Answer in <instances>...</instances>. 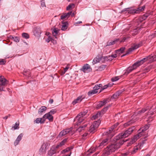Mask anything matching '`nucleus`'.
Instances as JSON below:
<instances>
[{
	"instance_id": "nucleus-1",
	"label": "nucleus",
	"mask_w": 156,
	"mask_h": 156,
	"mask_svg": "<svg viewBox=\"0 0 156 156\" xmlns=\"http://www.w3.org/2000/svg\"><path fill=\"white\" fill-rule=\"evenodd\" d=\"M125 141L123 140H121L119 141H117L115 144H112L108 146L105 150L103 154L105 156H107L109 155L112 152L115 151L120 147Z\"/></svg>"
},
{
	"instance_id": "nucleus-2",
	"label": "nucleus",
	"mask_w": 156,
	"mask_h": 156,
	"mask_svg": "<svg viewBox=\"0 0 156 156\" xmlns=\"http://www.w3.org/2000/svg\"><path fill=\"white\" fill-rule=\"evenodd\" d=\"M146 59H147L146 58H144L140 61H137L134 63L132 66H130L128 67L125 71L124 75H127L133 70L136 69L137 67L146 62Z\"/></svg>"
},
{
	"instance_id": "nucleus-3",
	"label": "nucleus",
	"mask_w": 156,
	"mask_h": 156,
	"mask_svg": "<svg viewBox=\"0 0 156 156\" xmlns=\"http://www.w3.org/2000/svg\"><path fill=\"white\" fill-rule=\"evenodd\" d=\"M135 129V128L134 126L129 128L124 133H121L117 136L115 138V139L118 140L120 139L125 138L128 137L129 135L132 133Z\"/></svg>"
},
{
	"instance_id": "nucleus-4",
	"label": "nucleus",
	"mask_w": 156,
	"mask_h": 156,
	"mask_svg": "<svg viewBox=\"0 0 156 156\" xmlns=\"http://www.w3.org/2000/svg\"><path fill=\"white\" fill-rule=\"evenodd\" d=\"M119 123L117 122L111 127L106 132H105L103 134V136L107 135L108 137L111 138L114 135V132L115 130L114 129L116 128V127L118 126Z\"/></svg>"
},
{
	"instance_id": "nucleus-5",
	"label": "nucleus",
	"mask_w": 156,
	"mask_h": 156,
	"mask_svg": "<svg viewBox=\"0 0 156 156\" xmlns=\"http://www.w3.org/2000/svg\"><path fill=\"white\" fill-rule=\"evenodd\" d=\"M87 113L86 111L80 113L76 117L75 119V121H77L76 124L78 125L80 123L83 122V117Z\"/></svg>"
},
{
	"instance_id": "nucleus-6",
	"label": "nucleus",
	"mask_w": 156,
	"mask_h": 156,
	"mask_svg": "<svg viewBox=\"0 0 156 156\" xmlns=\"http://www.w3.org/2000/svg\"><path fill=\"white\" fill-rule=\"evenodd\" d=\"M49 144L47 142H44L39 150V154H44L46 153L47 150L48 148Z\"/></svg>"
},
{
	"instance_id": "nucleus-7",
	"label": "nucleus",
	"mask_w": 156,
	"mask_h": 156,
	"mask_svg": "<svg viewBox=\"0 0 156 156\" xmlns=\"http://www.w3.org/2000/svg\"><path fill=\"white\" fill-rule=\"evenodd\" d=\"M143 136V134L140 132H138V133L134 136L131 139V140L128 143V146H129L131 144L135 143L138 139H139L140 137Z\"/></svg>"
},
{
	"instance_id": "nucleus-8",
	"label": "nucleus",
	"mask_w": 156,
	"mask_h": 156,
	"mask_svg": "<svg viewBox=\"0 0 156 156\" xmlns=\"http://www.w3.org/2000/svg\"><path fill=\"white\" fill-rule=\"evenodd\" d=\"M80 70L84 73H88L91 71L92 69L89 64H86L83 66Z\"/></svg>"
},
{
	"instance_id": "nucleus-9",
	"label": "nucleus",
	"mask_w": 156,
	"mask_h": 156,
	"mask_svg": "<svg viewBox=\"0 0 156 156\" xmlns=\"http://www.w3.org/2000/svg\"><path fill=\"white\" fill-rule=\"evenodd\" d=\"M72 128H70L63 130L60 133L58 136H59V137H62L66 135L68 133H72Z\"/></svg>"
},
{
	"instance_id": "nucleus-10",
	"label": "nucleus",
	"mask_w": 156,
	"mask_h": 156,
	"mask_svg": "<svg viewBox=\"0 0 156 156\" xmlns=\"http://www.w3.org/2000/svg\"><path fill=\"white\" fill-rule=\"evenodd\" d=\"M142 42H140L138 44H134L131 48H129V51L131 52L134 50L136 49L142 45Z\"/></svg>"
},
{
	"instance_id": "nucleus-11",
	"label": "nucleus",
	"mask_w": 156,
	"mask_h": 156,
	"mask_svg": "<svg viewBox=\"0 0 156 156\" xmlns=\"http://www.w3.org/2000/svg\"><path fill=\"white\" fill-rule=\"evenodd\" d=\"M144 58H146V62L148 61L149 62H152L156 60V52L154 55H151L149 56L146 57Z\"/></svg>"
},
{
	"instance_id": "nucleus-12",
	"label": "nucleus",
	"mask_w": 156,
	"mask_h": 156,
	"mask_svg": "<svg viewBox=\"0 0 156 156\" xmlns=\"http://www.w3.org/2000/svg\"><path fill=\"white\" fill-rule=\"evenodd\" d=\"M43 118H45V120L46 119H48L50 122H52L53 120V116L48 112L44 115Z\"/></svg>"
},
{
	"instance_id": "nucleus-13",
	"label": "nucleus",
	"mask_w": 156,
	"mask_h": 156,
	"mask_svg": "<svg viewBox=\"0 0 156 156\" xmlns=\"http://www.w3.org/2000/svg\"><path fill=\"white\" fill-rule=\"evenodd\" d=\"M34 35L36 36H39L41 33V30L39 28L35 27L33 30Z\"/></svg>"
},
{
	"instance_id": "nucleus-14",
	"label": "nucleus",
	"mask_w": 156,
	"mask_h": 156,
	"mask_svg": "<svg viewBox=\"0 0 156 156\" xmlns=\"http://www.w3.org/2000/svg\"><path fill=\"white\" fill-rule=\"evenodd\" d=\"M57 153V151L55 149L54 147H51L50 150L48 151V154L49 156H54Z\"/></svg>"
},
{
	"instance_id": "nucleus-15",
	"label": "nucleus",
	"mask_w": 156,
	"mask_h": 156,
	"mask_svg": "<svg viewBox=\"0 0 156 156\" xmlns=\"http://www.w3.org/2000/svg\"><path fill=\"white\" fill-rule=\"evenodd\" d=\"M23 136V133H21L17 137V138L14 143V144L15 146L19 144V142L21 140Z\"/></svg>"
},
{
	"instance_id": "nucleus-16",
	"label": "nucleus",
	"mask_w": 156,
	"mask_h": 156,
	"mask_svg": "<svg viewBox=\"0 0 156 156\" xmlns=\"http://www.w3.org/2000/svg\"><path fill=\"white\" fill-rule=\"evenodd\" d=\"M149 127V126L148 125H146L144 126V127H143L140 129L139 130L138 132H140L143 134V136H144V132L147 130Z\"/></svg>"
},
{
	"instance_id": "nucleus-17",
	"label": "nucleus",
	"mask_w": 156,
	"mask_h": 156,
	"mask_svg": "<svg viewBox=\"0 0 156 156\" xmlns=\"http://www.w3.org/2000/svg\"><path fill=\"white\" fill-rule=\"evenodd\" d=\"M107 100H104L99 102V103L97 105V108H101L107 103Z\"/></svg>"
},
{
	"instance_id": "nucleus-18",
	"label": "nucleus",
	"mask_w": 156,
	"mask_h": 156,
	"mask_svg": "<svg viewBox=\"0 0 156 156\" xmlns=\"http://www.w3.org/2000/svg\"><path fill=\"white\" fill-rule=\"evenodd\" d=\"M0 86H5L7 84V80L3 76H0Z\"/></svg>"
},
{
	"instance_id": "nucleus-19",
	"label": "nucleus",
	"mask_w": 156,
	"mask_h": 156,
	"mask_svg": "<svg viewBox=\"0 0 156 156\" xmlns=\"http://www.w3.org/2000/svg\"><path fill=\"white\" fill-rule=\"evenodd\" d=\"M149 109V107L147 106L146 108H143L142 109L138 111L137 113L136 112L135 114H136V115L138 114L141 115L145 112L146 111H147Z\"/></svg>"
},
{
	"instance_id": "nucleus-20",
	"label": "nucleus",
	"mask_w": 156,
	"mask_h": 156,
	"mask_svg": "<svg viewBox=\"0 0 156 156\" xmlns=\"http://www.w3.org/2000/svg\"><path fill=\"white\" fill-rule=\"evenodd\" d=\"M83 98H83L82 96H80L73 101L72 104L73 105H75L77 103L80 102Z\"/></svg>"
},
{
	"instance_id": "nucleus-21",
	"label": "nucleus",
	"mask_w": 156,
	"mask_h": 156,
	"mask_svg": "<svg viewBox=\"0 0 156 156\" xmlns=\"http://www.w3.org/2000/svg\"><path fill=\"white\" fill-rule=\"evenodd\" d=\"M122 90H119L116 92L115 93L113 94L111 97L112 99H115L118 98L119 95L122 94Z\"/></svg>"
},
{
	"instance_id": "nucleus-22",
	"label": "nucleus",
	"mask_w": 156,
	"mask_h": 156,
	"mask_svg": "<svg viewBox=\"0 0 156 156\" xmlns=\"http://www.w3.org/2000/svg\"><path fill=\"white\" fill-rule=\"evenodd\" d=\"M72 13V12H70L66 13H65L63 14L61 16V20H63L66 18H68L69 17Z\"/></svg>"
},
{
	"instance_id": "nucleus-23",
	"label": "nucleus",
	"mask_w": 156,
	"mask_h": 156,
	"mask_svg": "<svg viewBox=\"0 0 156 156\" xmlns=\"http://www.w3.org/2000/svg\"><path fill=\"white\" fill-rule=\"evenodd\" d=\"M108 138L103 140L99 146L100 148H102L104 146L107 145L108 142Z\"/></svg>"
},
{
	"instance_id": "nucleus-24",
	"label": "nucleus",
	"mask_w": 156,
	"mask_h": 156,
	"mask_svg": "<svg viewBox=\"0 0 156 156\" xmlns=\"http://www.w3.org/2000/svg\"><path fill=\"white\" fill-rule=\"evenodd\" d=\"M102 58H103V57H100L99 56H97L93 59V61L92 63L94 65V64L99 62Z\"/></svg>"
},
{
	"instance_id": "nucleus-25",
	"label": "nucleus",
	"mask_w": 156,
	"mask_h": 156,
	"mask_svg": "<svg viewBox=\"0 0 156 156\" xmlns=\"http://www.w3.org/2000/svg\"><path fill=\"white\" fill-rule=\"evenodd\" d=\"M149 111L148 112L147 115H152L156 112V107L153 110H152L151 107H149Z\"/></svg>"
},
{
	"instance_id": "nucleus-26",
	"label": "nucleus",
	"mask_w": 156,
	"mask_h": 156,
	"mask_svg": "<svg viewBox=\"0 0 156 156\" xmlns=\"http://www.w3.org/2000/svg\"><path fill=\"white\" fill-rule=\"evenodd\" d=\"M126 48L125 47H122L119 49L115 51V53L116 54H120L123 53L124 51L125 50Z\"/></svg>"
},
{
	"instance_id": "nucleus-27",
	"label": "nucleus",
	"mask_w": 156,
	"mask_h": 156,
	"mask_svg": "<svg viewBox=\"0 0 156 156\" xmlns=\"http://www.w3.org/2000/svg\"><path fill=\"white\" fill-rule=\"evenodd\" d=\"M119 40L118 39H116L114 40V41H112L111 42H108L107 43V44L105 47H107L108 46L112 45H113L116 43V42L118 41Z\"/></svg>"
},
{
	"instance_id": "nucleus-28",
	"label": "nucleus",
	"mask_w": 156,
	"mask_h": 156,
	"mask_svg": "<svg viewBox=\"0 0 156 156\" xmlns=\"http://www.w3.org/2000/svg\"><path fill=\"white\" fill-rule=\"evenodd\" d=\"M19 125L20 123L19 122H16L15 125L12 127V129L13 130L16 129H18L19 128Z\"/></svg>"
},
{
	"instance_id": "nucleus-29",
	"label": "nucleus",
	"mask_w": 156,
	"mask_h": 156,
	"mask_svg": "<svg viewBox=\"0 0 156 156\" xmlns=\"http://www.w3.org/2000/svg\"><path fill=\"white\" fill-rule=\"evenodd\" d=\"M47 109V107L44 106H42L38 110V112L39 114H41L43 112Z\"/></svg>"
},
{
	"instance_id": "nucleus-30",
	"label": "nucleus",
	"mask_w": 156,
	"mask_h": 156,
	"mask_svg": "<svg viewBox=\"0 0 156 156\" xmlns=\"http://www.w3.org/2000/svg\"><path fill=\"white\" fill-rule=\"evenodd\" d=\"M101 112H98L95 115L93 116L92 117V119L93 120L96 119L99 117H101Z\"/></svg>"
},
{
	"instance_id": "nucleus-31",
	"label": "nucleus",
	"mask_w": 156,
	"mask_h": 156,
	"mask_svg": "<svg viewBox=\"0 0 156 156\" xmlns=\"http://www.w3.org/2000/svg\"><path fill=\"white\" fill-rule=\"evenodd\" d=\"M62 24L61 29L62 30H65L67 29L68 23L67 22H65L62 23Z\"/></svg>"
},
{
	"instance_id": "nucleus-32",
	"label": "nucleus",
	"mask_w": 156,
	"mask_h": 156,
	"mask_svg": "<svg viewBox=\"0 0 156 156\" xmlns=\"http://www.w3.org/2000/svg\"><path fill=\"white\" fill-rule=\"evenodd\" d=\"M9 38L11 39H12L15 42H19L20 41V38L19 37L16 36L13 37L11 35L9 36Z\"/></svg>"
},
{
	"instance_id": "nucleus-33",
	"label": "nucleus",
	"mask_w": 156,
	"mask_h": 156,
	"mask_svg": "<svg viewBox=\"0 0 156 156\" xmlns=\"http://www.w3.org/2000/svg\"><path fill=\"white\" fill-rule=\"evenodd\" d=\"M100 121L98 120L97 121H94L92 125L94 126V127L97 129L100 125Z\"/></svg>"
},
{
	"instance_id": "nucleus-34",
	"label": "nucleus",
	"mask_w": 156,
	"mask_h": 156,
	"mask_svg": "<svg viewBox=\"0 0 156 156\" xmlns=\"http://www.w3.org/2000/svg\"><path fill=\"white\" fill-rule=\"evenodd\" d=\"M96 128L94 127V126L91 125L90 126L89 131L90 133H93L95 131Z\"/></svg>"
},
{
	"instance_id": "nucleus-35",
	"label": "nucleus",
	"mask_w": 156,
	"mask_h": 156,
	"mask_svg": "<svg viewBox=\"0 0 156 156\" xmlns=\"http://www.w3.org/2000/svg\"><path fill=\"white\" fill-rule=\"evenodd\" d=\"M98 91L95 90L93 89L91 90H90L88 93L87 94L89 96H91L97 93Z\"/></svg>"
},
{
	"instance_id": "nucleus-36",
	"label": "nucleus",
	"mask_w": 156,
	"mask_h": 156,
	"mask_svg": "<svg viewBox=\"0 0 156 156\" xmlns=\"http://www.w3.org/2000/svg\"><path fill=\"white\" fill-rule=\"evenodd\" d=\"M87 124H85L83 125H81L78 128L77 131L79 132H81L82 130H84L85 128L87 126Z\"/></svg>"
},
{
	"instance_id": "nucleus-37",
	"label": "nucleus",
	"mask_w": 156,
	"mask_h": 156,
	"mask_svg": "<svg viewBox=\"0 0 156 156\" xmlns=\"http://www.w3.org/2000/svg\"><path fill=\"white\" fill-rule=\"evenodd\" d=\"M106 66V65H101L98 67L97 70L99 71H102L105 68Z\"/></svg>"
},
{
	"instance_id": "nucleus-38",
	"label": "nucleus",
	"mask_w": 156,
	"mask_h": 156,
	"mask_svg": "<svg viewBox=\"0 0 156 156\" xmlns=\"http://www.w3.org/2000/svg\"><path fill=\"white\" fill-rule=\"evenodd\" d=\"M134 122V120H130V121L124 124V126L125 127H127L128 126L132 124Z\"/></svg>"
},
{
	"instance_id": "nucleus-39",
	"label": "nucleus",
	"mask_w": 156,
	"mask_h": 156,
	"mask_svg": "<svg viewBox=\"0 0 156 156\" xmlns=\"http://www.w3.org/2000/svg\"><path fill=\"white\" fill-rule=\"evenodd\" d=\"M102 87L101 84H97L93 88V89L95 91H98V90L100 89Z\"/></svg>"
},
{
	"instance_id": "nucleus-40",
	"label": "nucleus",
	"mask_w": 156,
	"mask_h": 156,
	"mask_svg": "<svg viewBox=\"0 0 156 156\" xmlns=\"http://www.w3.org/2000/svg\"><path fill=\"white\" fill-rule=\"evenodd\" d=\"M58 31L56 28H54L52 31V33L53 36L55 37L56 38H57L56 36L58 34Z\"/></svg>"
},
{
	"instance_id": "nucleus-41",
	"label": "nucleus",
	"mask_w": 156,
	"mask_h": 156,
	"mask_svg": "<svg viewBox=\"0 0 156 156\" xmlns=\"http://www.w3.org/2000/svg\"><path fill=\"white\" fill-rule=\"evenodd\" d=\"M75 6V5L73 4H70L66 7V10H69L70 9L73 8Z\"/></svg>"
},
{
	"instance_id": "nucleus-42",
	"label": "nucleus",
	"mask_w": 156,
	"mask_h": 156,
	"mask_svg": "<svg viewBox=\"0 0 156 156\" xmlns=\"http://www.w3.org/2000/svg\"><path fill=\"white\" fill-rule=\"evenodd\" d=\"M73 149V148H72V147H71V148L70 147H68V148H66V149L62 150L61 151V153H65L66 152H68V151H69L71 149Z\"/></svg>"
},
{
	"instance_id": "nucleus-43",
	"label": "nucleus",
	"mask_w": 156,
	"mask_h": 156,
	"mask_svg": "<svg viewBox=\"0 0 156 156\" xmlns=\"http://www.w3.org/2000/svg\"><path fill=\"white\" fill-rule=\"evenodd\" d=\"M22 35L23 37L26 39L29 38V34L27 33H22Z\"/></svg>"
},
{
	"instance_id": "nucleus-44",
	"label": "nucleus",
	"mask_w": 156,
	"mask_h": 156,
	"mask_svg": "<svg viewBox=\"0 0 156 156\" xmlns=\"http://www.w3.org/2000/svg\"><path fill=\"white\" fill-rule=\"evenodd\" d=\"M117 54H112L110 56H108V58H110L108 59L109 60H112V58H110L111 57H112V58H115L117 57ZM107 58L108 57H106Z\"/></svg>"
},
{
	"instance_id": "nucleus-45",
	"label": "nucleus",
	"mask_w": 156,
	"mask_h": 156,
	"mask_svg": "<svg viewBox=\"0 0 156 156\" xmlns=\"http://www.w3.org/2000/svg\"><path fill=\"white\" fill-rule=\"evenodd\" d=\"M95 151V149L93 148L92 149V150H89L88 151L89 153L87 154V155L88 156H90V154L93 153L94 151Z\"/></svg>"
},
{
	"instance_id": "nucleus-46",
	"label": "nucleus",
	"mask_w": 156,
	"mask_h": 156,
	"mask_svg": "<svg viewBox=\"0 0 156 156\" xmlns=\"http://www.w3.org/2000/svg\"><path fill=\"white\" fill-rule=\"evenodd\" d=\"M57 112V110L56 109H53L51 110L50 112H48L49 114H51V115H52L54 114H55Z\"/></svg>"
},
{
	"instance_id": "nucleus-47",
	"label": "nucleus",
	"mask_w": 156,
	"mask_h": 156,
	"mask_svg": "<svg viewBox=\"0 0 156 156\" xmlns=\"http://www.w3.org/2000/svg\"><path fill=\"white\" fill-rule=\"evenodd\" d=\"M67 140V139H64L60 143V144L61 145V146H62V145H64L65 143L66 142Z\"/></svg>"
},
{
	"instance_id": "nucleus-48",
	"label": "nucleus",
	"mask_w": 156,
	"mask_h": 156,
	"mask_svg": "<svg viewBox=\"0 0 156 156\" xmlns=\"http://www.w3.org/2000/svg\"><path fill=\"white\" fill-rule=\"evenodd\" d=\"M39 121H40V123L43 124L45 122V118H39Z\"/></svg>"
},
{
	"instance_id": "nucleus-49",
	"label": "nucleus",
	"mask_w": 156,
	"mask_h": 156,
	"mask_svg": "<svg viewBox=\"0 0 156 156\" xmlns=\"http://www.w3.org/2000/svg\"><path fill=\"white\" fill-rule=\"evenodd\" d=\"M140 29L139 28L134 29L133 31V34L134 35H136L138 33V30Z\"/></svg>"
},
{
	"instance_id": "nucleus-50",
	"label": "nucleus",
	"mask_w": 156,
	"mask_h": 156,
	"mask_svg": "<svg viewBox=\"0 0 156 156\" xmlns=\"http://www.w3.org/2000/svg\"><path fill=\"white\" fill-rule=\"evenodd\" d=\"M119 80V78L118 76H116L113 77L112 78L111 80L113 82Z\"/></svg>"
},
{
	"instance_id": "nucleus-51",
	"label": "nucleus",
	"mask_w": 156,
	"mask_h": 156,
	"mask_svg": "<svg viewBox=\"0 0 156 156\" xmlns=\"http://www.w3.org/2000/svg\"><path fill=\"white\" fill-rule=\"evenodd\" d=\"M61 147L60 144L57 145L56 146H53L52 147H54L55 149L57 151V149L58 148L60 147Z\"/></svg>"
},
{
	"instance_id": "nucleus-52",
	"label": "nucleus",
	"mask_w": 156,
	"mask_h": 156,
	"mask_svg": "<svg viewBox=\"0 0 156 156\" xmlns=\"http://www.w3.org/2000/svg\"><path fill=\"white\" fill-rule=\"evenodd\" d=\"M131 53V51H129V49H128V50L126 51V54L122 55L121 57H123Z\"/></svg>"
},
{
	"instance_id": "nucleus-53",
	"label": "nucleus",
	"mask_w": 156,
	"mask_h": 156,
	"mask_svg": "<svg viewBox=\"0 0 156 156\" xmlns=\"http://www.w3.org/2000/svg\"><path fill=\"white\" fill-rule=\"evenodd\" d=\"M6 61L3 59H1L0 60V65H4L5 64Z\"/></svg>"
},
{
	"instance_id": "nucleus-54",
	"label": "nucleus",
	"mask_w": 156,
	"mask_h": 156,
	"mask_svg": "<svg viewBox=\"0 0 156 156\" xmlns=\"http://www.w3.org/2000/svg\"><path fill=\"white\" fill-rule=\"evenodd\" d=\"M140 12V11L139 9H138L137 8V9H134L133 11H132L131 12H134V13H138ZM130 13H131V12H130Z\"/></svg>"
},
{
	"instance_id": "nucleus-55",
	"label": "nucleus",
	"mask_w": 156,
	"mask_h": 156,
	"mask_svg": "<svg viewBox=\"0 0 156 156\" xmlns=\"http://www.w3.org/2000/svg\"><path fill=\"white\" fill-rule=\"evenodd\" d=\"M138 150V148L137 147H135L133 148L132 152V154H133L136 153V151Z\"/></svg>"
},
{
	"instance_id": "nucleus-56",
	"label": "nucleus",
	"mask_w": 156,
	"mask_h": 156,
	"mask_svg": "<svg viewBox=\"0 0 156 156\" xmlns=\"http://www.w3.org/2000/svg\"><path fill=\"white\" fill-rule=\"evenodd\" d=\"M145 6H143L142 7H140L139 8H138V9H139L140 11V12L142 11H143L144 10V9H145Z\"/></svg>"
},
{
	"instance_id": "nucleus-57",
	"label": "nucleus",
	"mask_w": 156,
	"mask_h": 156,
	"mask_svg": "<svg viewBox=\"0 0 156 156\" xmlns=\"http://www.w3.org/2000/svg\"><path fill=\"white\" fill-rule=\"evenodd\" d=\"M51 41L54 44H56L57 43V41L56 40L52 38H51Z\"/></svg>"
},
{
	"instance_id": "nucleus-58",
	"label": "nucleus",
	"mask_w": 156,
	"mask_h": 156,
	"mask_svg": "<svg viewBox=\"0 0 156 156\" xmlns=\"http://www.w3.org/2000/svg\"><path fill=\"white\" fill-rule=\"evenodd\" d=\"M34 122L36 123H40V121H39V118H37L34 121Z\"/></svg>"
},
{
	"instance_id": "nucleus-59",
	"label": "nucleus",
	"mask_w": 156,
	"mask_h": 156,
	"mask_svg": "<svg viewBox=\"0 0 156 156\" xmlns=\"http://www.w3.org/2000/svg\"><path fill=\"white\" fill-rule=\"evenodd\" d=\"M51 37H48V38L46 40V41L48 43L50 41H51Z\"/></svg>"
},
{
	"instance_id": "nucleus-60",
	"label": "nucleus",
	"mask_w": 156,
	"mask_h": 156,
	"mask_svg": "<svg viewBox=\"0 0 156 156\" xmlns=\"http://www.w3.org/2000/svg\"><path fill=\"white\" fill-rule=\"evenodd\" d=\"M41 5L42 7H45V2L44 1H41Z\"/></svg>"
},
{
	"instance_id": "nucleus-61",
	"label": "nucleus",
	"mask_w": 156,
	"mask_h": 156,
	"mask_svg": "<svg viewBox=\"0 0 156 156\" xmlns=\"http://www.w3.org/2000/svg\"><path fill=\"white\" fill-rule=\"evenodd\" d=\"M110 86L109 84H108V85H105L104 86L103 88H102V90H104L107 88L108 87Z\"/></svg>"
},
{
	"instance_id": "nucleus-62",
	"label": "nucleus",
	"mask_w": 156,
	"mask_h": 156,
	"mask_svg": "<svg viewBox=\"0 0 156 156\" xmlns=\"http://www.w3.org/2000/svg\"><path fill=\"white\" fill-rule=\"evenodd\" d=\"M69 66H67L64 69V71H65V72H66L67 70H68V69H69Z\"/></svg>"
},
{
	"instance_id": "nucleus-63",
	"label": "nucleus",
	"mask_w": 156,
	"mask_h": 156,
	"mask_svg": "<svg viewBox=\"0 0 156 156\" xmlns=\"http://www.w3.org/2000/svg\"><path fill=\"white\" fill-rule=\"evenodd\" d=\"M53 101H54L53 99H50L49 100V103L50 104H51L53 102Z\"/></svg>"
},
{
	"instance_id": "nucleus-64",
	"label": "nucleus",
	"mask_w": 156,
	"mask_h": 156,
	"mask_svg": "<svg viewBox=\"0 0 156 156\" xmlns=\"http://www.w3.org/2000/svg\"><path fill=\"white\" fill-rule=\"evenodd\" d=\"M71 152H70L69 154H67L64 155L62 156H70L71 155Z\"/></svg>"
}]
</instances>
